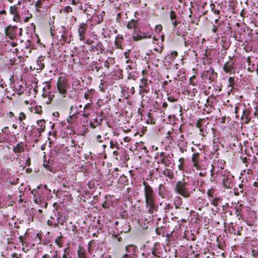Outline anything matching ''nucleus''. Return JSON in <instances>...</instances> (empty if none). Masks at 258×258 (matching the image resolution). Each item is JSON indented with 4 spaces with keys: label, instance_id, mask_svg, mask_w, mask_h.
<instances>
[{
    "label": "nucleus",
    "instance_id": "obj_1",
    "mask_svg": "<svg viewBox=\"0 0 258 258\" xmlns=\"http://www.w3.org/2000/svg\"><path fill=\"white\" fill-rule=\"evenodd\" d=\"M143 185L147 212L152 214L155 211H157L158 209L157 205L156 204L155 195L153 189L147 182L144 181Z\"/></svg>",
    "mask_w": 258,
    "mask_h": 258
},
{
    "label": "nucleus",
    "instance_id": "obj_2",
    "mask_svg": "<svg viewBox=\"0 0 258 258\" xmlns=\"http://www.w3.org/2000/svg\"><path fill=\"white\" fill-rule=\"evenodd\" d=\"M190 183L185 178H182L176 183L175 191L184 198H187L195 190V188H190Z\"/></svg>",
    "mask_w": 258,
    "mask_h": 258
},
{
    "label": "nucleus",
    "instance_id": "obj_3",
    "mask_svg": "<svg viewBox=\"0 0 258 258\" xmlns=\"http://www.w3.org/2000/svg\"><path fill=\"white\" fill-rule=\"evenodd\" d=\"M57 89L63 97H66L68 93V83L65 79L59 77L57 82Z\"/></svg>",
    "mask_w": 258,
    "mask_h": 258
},
{
    "label": "nucleus",
    "instance_id": "obj_4",
    "mask_svg": "<svg viewBox=\"0 0 258 258\" xmlns=\"http://www.w3.org/2000/svg\"><path fill=\"white\" fill-rule=\"evenodd\" d=\"M42 185L38 186L36 189H33L31 190V193L33 195L34 201L35 202H40L41 199H44Z\"/></svg>",
    "mask_w": 258,
    "mask_h": 258
},
{
    "label": "nucleus",
    "instance_id": "obj_5",
    "mask_svg": "<svg viewBox=\"0 0 258 258\" xmlns=\"http://www.w3.org/2000/svg\"><path fill=\"white\" fill-rule=\"evenodd\" d=\"M18 27L15 26L9 25L5 29V34L10 39L13 40L17 36Z\"/></svg>",
    "mask_w": 258,
    "mask_h": 258
},
{
    "label": "nucleus",
    "instance_id": "obj_6",
    "mask_svg": "<svg viewBox=\"0 0 258 258\" xmlns=\"http://www.w3.org/2000/svg\"><path fill=\"white\" fill-rule=\"evenodd\" d=\"M221 176H222V183L224 187L230 188L231 187V174L229 172L226 171H222Z\"/></svg>",
    "mask_w": 258,
    "mask_h": 258
},
{
    "label": "nucleus",
    "instance_id": "obj_7",
    "mask_svg": "<svg viewBox=\"0 0 258 258\" xmlns=\"http://www.w3.org/2000/svg\"><path fill=\"white\" fill-rule=\"evenodd\" d=\"M229 58L230 59L228 62H226L223 67V70L225 72L227 73H231L233 71L235 70V62L230 57H229Z\"/></svg>",
    "mask_w": 258,
    "mask_h": 258
},
{
    "label": "nucleus",
    "instance_id": "obj_8",
    "mask_svg": "<svg viewBox=\"0 0 258 258\" xmlns=\"http://www.w3.org/2000/svg\"><path fill=\"white\" fill-rule=\"evenodd\" d=\"M139 87L140 88V93H141L142 91L146 93H149L150 91V88L149 87L147 80L145 79V78H143L141 80Z\"/></svg>",
    "mask_w": 258,
    "mask_h": 258
},
{
    "label": "nucleus",
    "instance_id": "obj_9",
    "mask_svg": "<svg viewBox=\"0 0 258 258\" xmlns=\"http://www.w3.org/2000/svg\"><path fill=\"white\" fill-rule=\"evenodd\" d=\"M87 24L86 23H82L80 25L78 33L80 36V39L83 41L85 38L86 31L87 29Z\"/></svg>",
    "mask_w": 258,
    "mask_h": 258
},
{
    "label": "nucleus",
    "instance_id": "obj_10",
    "mask_svg": "<svg viewBox=\"0 0 258 258\" xmlns=\"http://www.w3.org/2000/svg\"><path fill=\"white\" fill-rule=\"evenodd\" d=\"M89 50L91 52L97 51V53L99 54L102 53L103 50V45L101 42L98 41L96 45H91Z\"/></svg>",
    "mask_w": 258,
    "mask_h": 258
},
{
    "label": "nucleus",
    "instance_id": "obj_11",
    "mask_svg": "<svg viewBox=\"0 0 258 258\" xmlns=\"http://www.w3.org/2000/svg\"><path fill=\"white\" fill-rule=\"evenodd\" d=\"M132 37L134 40L138 41L144 38H150V35L148 36L144 33L137 32V30H135L133 33Z\"/></svg>",
    "mask_w": 258,
    "mask_h": 258
},
{
    "label": "nucleus",
    "instance_id": "obj_12",
    "mask_svg": "<svg viewBox=\"0 0 258 258\" xmlns=\"http://www.w3.org/2000/svg\"><path fill=\"white\" fill-rule=\"evenodd\" d=\"M137 249V247L133 245V244H130L127 245L125 247V250H126V253L127 254H128L131 256H132V257H136L137 256L136 255H135V252H136Z\"/></svg>",
    "mask_w": 258,
    "mask_h": 258
},
{
    "label": "nucleus",
    "instance_id": "obj_13",
    "mask_svg": "<svg viewBox=\"0 0 258 258\" xmlns=\"http://www.w3.org/2000/svg\"><path fill=\"white\" fill-rule=\"evenodd\" d=\"M25 150L24 147V144L23 142H20L17 144L16 145L14 146L13 148V151L15 153L17 154H20Z\"/></svg>",
    "mask_w": 258,
    "mask_h": 258
},
{
    "label": "nucleus",
    "instance_id": "obj_14",
    "mask_svg": "<svg viewBox=\"0 0 258 258\" xmlns=\"http://www.w3.org/2000/svg\"><path fill=\"white\" fill-rule=\"evenodd\" d=\"M250 114V111L248 109H244L241 117V120L245 123H248L250 120V117H249Z\"/></svg>",
    "mask_w": 258,
    "mask_h": 258
},
{
    "label": "nucleus",
    "instance_id": "obj_15",
    "mask_svg": "<svg viewBox=\"0 0 258 258\" xmlns=\"http://www.w3.org/2000/svg\"><path fill=\"white\" fill-rule=\"evenodd\" d=\"M38 127L37 131L38 132L39 136L41 135V133L44 131L45 128V121L44 120L40 119L37 122Z\"/></svg>",
    "mask_w": 258,
    "mask_h": 258
},
{
    "label": "nucleus",
    "instance_id": "obj_16",
    "mask_svg": "<svg viewBox=\"0 0 258 258\" xmlns=\"http://www.w3.org/2000/svg\"><path fill=\"white\" fill-rule=\"evenodd\" d=\"M123 37L121 35L118 34L115 40V44L117 48L122 49V42L123 41Z\"/></svg>",
    "mask_w": 258,
    "mask_h": 258
},
{
    "label": "nucleus",
    "instance_id": "obj_17",
    "mask_svg": "<svg viewBox=\"0 0 258 258\" xmlns=\"http://www.w3.org/2000/svg\"><path fill=\"white\" fill-rule=\"evenodd\" d=\"M158 193L159 197L162 199L166 197L165 187L163 184H160L158 187Z\"/></svg>",
    "mask_w": 258,
    "mask_h": 258
},
{
    "label": "nucleus",
    "instance_id": "obj_18",
    "mask_svg": "<svg viewBox=\"0 0 258 258\" xmlns=\"http://www.w3.org/2000/svg\"><path fill=\"white\" fill-rule=\"evenodd\" d=\"M139 26V22L138 20H132L127 24V27L128 29H134L136 30V29Z\"/></svg>",
    "mask_w": 258,
    "mask_h": 258
},
{
    "label": "nucleus",
    "instance_id": "obj_19",
    "mask_svg": "<svg viewBox=\"0 0 258 258\" xmlns=\"http://www.w3.org/2000/svg\"><path fill=\"white\" fill-rule=\"evenodd\" d=\"M200 156V154L199 153H196L193 154L192 157V161L193 162V166L197 168V169L199 168V158Z\"/></svg>",
    "mask_w": 258,
    "mask_h": 258
},
{
    "label": "nucleus",
    "instance_id": "obj_20",
    "mask_svg": "<svg viewBox=\"0 0 258 258\" xmlns=\"http://www.w3.org/2000/svg\"><path fill=\"white\" fill-rule=\"evenodd\" d=\"M31 40L29 39H28L25 43V46L23 50L25 53L29 54L31 53Z\"/></svg>",
    "mask_w": 258,
    "mask_h": 258
},
{
    "label": "nucleus",
    "instance_id": "obj_21",
    "mask_svg": "<svg viewBox=\"0 0 258 258\" xmlns=\"http://www.w3.org/2000/svg\"><path fill=\"white\" fill-rule=\"evenodd\" d=\"M237 225L235 223L231 222L228 226V231L229 233L236 234Z\"/></svg>",
    "mask_w": 258,
    "mask_h": 258
},
{
    "label": "nucleus",
    "instance_id": "obj_22",
    "mask_svg": "<svg viewBox=\"0 0 258 258\" xmlns=\"http://www.w3.org/2000/svg\"><path fill=\"white\" fill-rule=\"evenodd\" d=\"M78 255L79 258H87L86 250L81 246H79Z\"/></svg>",
    "mask_w": 258,
    "mask_h": 258
},
{
    "label": "nucleus",
    "instance_id": "obj_23",
    "mask_svg": "<svg viewBox=\"0 0 258 258\" xmlns=\"http://www.w3.org/2000/svg\"><path fill=\"white\" fill-rule=\"evenodd\" d=\"M174 204L176 209L181 208L182 204L181 199L179 197H176L174 199Z\"/></svg>",
    "mask_w": 258,
    "mask_h": 258
},
{
    "label": "nucleus",
    "instance_id": "obj_24",
    "mask_svg": "<svg viewBox=\"0 0 258 258\" xmlns=\"http://www.w3.org/2000/svg\"><path fill=\"white\" fill-rule=\"evenodd\" d=\"M158 245L157 243H155L154 245V246L152 249V254L157 257H159L160 256L159 255L160 252L157 249V245Z\"/></svg>",
    "mask_w": 258,
    "mask_h": 258
},
{
    "label": "nucleus",
    "instance_id": "obj_25",
    "mask_svg": "<svg viewBox=\"0 0 258 258\" xmlns=\"http://www.w3.org/2000/svg\"><path fill=\"white\" fill-rule=\"evenodd\" d=\"M205 122L206 119L205 118H200L197 121L196 123V126L200 128L201 132H203V128H202V126L203 124L205 123Z\"/></svg>",
    "mask_w": 258,
    "mask_h": 258
},
{
    "label": "nucleus",
    "instance_id": "obj_26",
    "mask_svg": "<svg viewBox=\"0 0 258 258\" xmlns=\"http://www.w3.org/2000/svg\"><path fill=\"white\" fill-rule=\"evenodd\" d=\"M94 92V90H88L87 92H86L84 94V98L86 99H90L92 98V94Z\"/></svg>",
    "mask_w": 258,
    "mask_h": 258
},
{
    "label": "nucleus",
    "instance_id": "obj_27",
    "mask_svg": "<svg viewBox=\"0 0 258 258\" xmlns=\"http://www.w3.org/2000/svg\"><path fill=\"white\" fill-rule=\"evenodd\" d=\"M43 60V57L42 56H40L38 57V59H37V63L38 65V66L39 67V68H37V69H40V70H42L44 68V63H42L41 61L42 60Z\"/></svg>",
    "mask_w": 258,
    "mask_h": 258
},
{
    "label": "nucleus",
    "instance_id": "obj_28",
    "mask_svg": "<svg viewBox=\"0 0 258 258\" xmlns=\"http://www.w3.org/2000/svg\"><path fill=\"white\" fill-rule=\"evenodd\" d=\"M163 174H164V175H165L167 177H168L170 179L173 178V173L171 170L169 169H167L166 171H164Z\"/></svg>",
    "mask_w": 258,
    "mask_h": 258
},
{
    "label": "nucleus",
    "instance_id": "obj_29",
    "mask_svg": "<svg viewBox=\"0 0 258 258\" xmlns=\"http://www.w3.org/2000/svg\"><path fill=\"white\" fill-rule=\"evenodd\" d=\"M38 205H40L41 207L46 208L47 206V203L45 201L44 199H41L40 202H35Z\"/></svg>",
    "mask_w": 258,
    "mask_h": 258
},
{
    "label": "nucleus",
    "instance_id": "obj_30",
    "mask_svg": "<svg viewBox=\"0 0 258 258\" xmlns=\"http://www.w3.org/2000/svg\"><path fill=\"white\" fill-rule=\"evenodd\" d=\"M241 206V205H240L238 207H235V214L236 215L237 217L239 219H240L241 215V209L240 208V207Z\"/></svg>",
    "mask_w": 258,
    "mask_h": 258
},
{
    "label": "nucleus",
    "instance_id": "obj_31",
    "mask_svg": "<svg viewBox=\"0 0 258 258\" xmlns=\"http://www.w3.org/2000/svg\"><path fill=\"white\" fill-rule=\"evenodd\" d=\"M80 114L79 112L77 111V112L72 113L70 115V118H72L73 121H76L78 118V115Z\"/></svg>",
    "mask_w": 258,
    "mask_h": 258
},
{
    "label": "nucleus",
    "instance_id": "obj_32",
    "mask_svg": "<svg viewBox=\"0 0 258 258\" xmlns=\"http://www.w3.org/2000/svg\"><path fill=\"white\" fill-rule=\"evenodd\" d=\"M17 11V7L16 6H13L10 7V13L15 15Z\"/></svg>",
    "mask_w": 258,
    "mask_h": 258
},
{
    "label": "nucleus",
    "instance_id": "obj_33",
    "mask_svg": "<svg viewBox=\"0 0 258 258\" xmlns=\"http://www.w3.org/2000/svg\"><path fill=\"white\" fill-rule=\"evenodd\" d=\"M177 16L175 12L171 10L170 12V18L171 21H173L176 19Z\"/></svg>",
    "mask_w": 258,
    "mask_h": 258
},
{
    "label": "nucleus",
    "instance_id": "obj_34",
    "mask_svg": "<svg viewBox=\"0 0 258 258\" xmlns=\"http://www.w3.org/2000/svg\"><path fill=\"white\" fill-rule=\"evenodd\" d=\"M210 7L211 8L212 11L216 14H219L220 13L219 10H217L215 9V5L213 3H211L210 5Z\"/></svg>",
    "mask_w": 258,
    "mask_h": 258
},
{
    "label": "nucleus",
    "instance_id": "obj_35",
    "mask_svg": "<svg viewBox=\"0 0 258 258\" xmlns=\"http://www.w3.org/2000/svg\"><path fill=\"white\" fill-rule=\"evenodd\" d=\"M219 198H215L211 202V204L214 206L215 207H218L219 205Z\"/></svg>",
    "mask_w": 258,
    "mask_h": 258
},
{
    "label": "nucleus",
    "instance_id": "obj_36",
    "mask_svg": "<svg viewBox=\"0 0 258 258\" xmlns=\"http://www.w3.org/2000/svg\"><path fill=\"white\" fill-rule=\"evenodd\" d=\"M243 230V228L241 226H237L236 230V234H237L239 236L241 235V231Z\"/></svg>",
    "mask_w": 258,
    "mask_h": 258
},
{
    "label": "nucleus",
    "instance_id": "obj_37",
    "mask_svg": "<svg viewBox=\"0 0 258 258\" xmlns=\"http://www.w3.org/2000/svg\"><path fill=\"white\" fill-rule=\"evenodd\" d=\"M214 189L211 188V189H210L209 190H208L207 191V195L210 197H212V198H213L214 197Z\"/></svg>",
    "mask_w": 258,
    "mask_h": 258
},
{
    "label": "nucleus",
    "instance_id": "obj_38",
    "mask_svg": "<svg viewBox=\"0 0 258 258\" xmlns=\"http://www.w3.org/2000/svg\"><path fill=\"white\" fill-rule=\"evenodd\" d=\"M26 118V115L23 112H21L19 114V119L20 121L23 120V119Z\"/></svg>",
    "mask_w": 258,
    "mask_h": 258
},
{
    "label": "nucleus",
    "instance_id": "obj_39",
    "mask_svg": "<svg viewBox=\"0 0 258 258\" xmlns=\"http://www.w3.org/2000/svg\"><path fill=\"white\" fill-rule=\"evenodd\" d=\"M66 31H63V34L61 35V39L64 42H67V37L66 36L67 34H66Z\"/></svg>",
    "mask_w": 258,
    "mask_h": 258
},
{
    "label": "nucleus",
    "instance_id": "obj_40",
    "mask_svg": "<svg viewBox=\"0 0 258 258\" xmlns=\"http://www.w3.org/2000/svg\"><path fill=\"white\" fill-rule=\"evenodd\" d=\"M172 208V207L171 206V205L170 204H168L166 205V206L164 208V210H165L166 212H167V211L169 210Z\"/></svg>",
    "mask_w": 258,
    "mask_h": 258
},
{
    "label": "nucleus",
    "instance_id": "obj_41",
    "mask_svg": "<svg viewBox=\"0 0 258 258\" xmlns=\"http://www.w3.org/2000/svg\"><path fill=\"white\" fill-rule=\"evenodd\" d=\"M160 161L161 163L165 164L166 166H167V160L165 157L162 158Z\"/></svg>",
    "mask_w": 258,
    "mask_h": 258
},
{
    "label": "nucleus",
    "instance_id": "obj_42",
    "mask_svg": "<svg viewBox=\"0 0 258 258\" xmlns=\"http://www.w3.org/2000/svg\"><path fill=\"white\" fill-rule=\"evenodd\" d=\"M109 143H110V147L111 149H113V148L115 147V146L116 144H117V143H114L113 142V141H112V140H111V141H110Z\"/></svg>",
    "mask_w": 258,
    "mask_h": 258
},
{
    "label": "nucleus",
    "instance_id": "obj_43",
    "mask_svg": "<svg viewBox=\"0 0 258 258\" xmlns=\"http://www.w3.org/2000/svg\"><path fill=\"white\" fill-rule=\"evenodd\" d=\"M35 6L37 8H40L41 6V1L38 0L36 2V3L35 4Z\"/></svg>",
    "mask_w": 258,
    "mask_h": 258
},
{
    "label": "nucleus",
    "instance_id": "obj_44",
    "mask_svg": "<svg viewBox=\"0 0 258 258\" xmlns=\"http://www.w3.org/2000/svg\"><path fill=\"white\" fill-rule=\"evenodd\" d=\"M218 30V26L213 25L212 27V32L213 33H216Z\"/></svg>",
    "mask_w": 258,
    "mask_h": 258
},
{
    "label": "nucleus",
    "instance_id": "obj_45",
    "mask_svg": "<svg viewBox=\"0 0 258 258\" xmlns=\"http://www.w3.org/2000/svg\"><path fill=\"white\" fill-rule=\"evenodd\" d=\"M168 100L171 102H174L177 101V99L173 97H168Z\"/></svg>",
    "mask_w": 258,
    "mask_h": 258
},
{
    "label": "nucleus",
    "instance_id": "obj_46",
    "mask_svg": "<svg viewBox=\"0 0 258 258\" xmlns=\"http://www.w3.org/2000/svg\"><path fill=\"white\" fill-rule=\"evenodd\" d=\"M31 164V159L30 157H28L26 160V165L28 166H30Z\"/></svg>",
    "mask_w": 258,
    "mask_h": 258
},
{
    "label": "nucleus",
    "instance_id": "obj_47",
    "mask_svg": "<svg viewBox=\"0 0 258 258\" xmlns=\"http://www.w3.org/2000/svg\"><path fill=\"white\" fill-rule=\"evenodd\" d=\"M122 258H136V257H132V256L127 254V253H125L124 254H123L122 255Z\"/></svg>",
    "mask_w": 258,
    "mask_h": 258
},
{
    "label": "nucleus",
    "instance_id": "obj_48",
    "mask_svg": "<svg viewBox=\"0 0 258 258\" xmlns=\"http://www.w3.org/2000/svg\"><path fill=\"white\" fill-rule=\"evenodd\" d=\"M172 24L173 25V28H175L177 25V24H178L180 22H178L177 21H172Z\"/></svg>",
    "mask_w": 258,
    "mask_h": 258
},
{
    "label": "nucleus",
    "instance_id": "obj_49",
    "mask_svg": "<svg viewBox=\"0 0 258 258\" xmlns=\"http://www.w3.org/2000/svg\"><path fill=\"white\" fill-rule=\"evenodd\" d=\"M229 82L230 83V86H232L234 83V79L232 77L229 78Z\"/></svg>",
    "mask_w": 258,
    "mask_h": 258
},
{
    "label": "nucleus",
    "instance_id": "obj_50",
    "mask_svg": "<svg viewBox=\"0 0 258 258\" xmlns=\"http://www.w3.org/2000/svg\"><path fill=\"white\" fill-rule=\"evenodd\" d=\"M104 67L109 69L110 66V63L108 61H105L104 63Z\"/></svg>",
    "mask_w": 258,
    "mask_h": 258
},
{
    "label": "nucleus",
    "instance_id": "obj_51",
    "mask_svg": "<svg viewBox=\"0 0 258 258\" xmlns=\"http://www.w3.org/2000/svg\"><path fill=\"white\" fill-rule=\"evenodd\" d=\"M79 113H80V114H80L81 116H82L85 117H87V116H88V114L86 113L85 112H81H81H79Z\"/></svg>",
    "mask_w": 258,
    "mask_h": 258
},
{
    "label": "nucleus",
    "instance_id": "obj_52",
    "mask_svg": "<svg viewBox=\"0 0 258 258\" xmlns=\"http://www.w3.org/2000/svg\"><path fill=\"white\" fill-rule=\"evenodd\" d=\"M171 54L174 57L177 56L178 55V53L175 51H172Z\"/></svg>",
    "mask_w": 258,
    "mask_h": 258
},
{
    "label": "nucleus",
    "instance_id": "obj_53",
    "mask_svg": "<svg viewBox=\"0 0 258 258\" xmlns=\"http://www.w3.org/2000/svg\"><path fill=\"white\" fill-rule=\"evenodd\" d=\"M155 50L158 52H159V53H161L162 51V47H160L159 48H155Z\"/></svg>",
    "mask_w": 258,
    "mask_h": 258
},
{
    "label": "nucleus",
    "instance_id": "obj_54",
    "mask_svg": "<svg viewBox=\"0 0 258 258\" xmlns=\"http://www.w3.org/2000/svg\"><path fill=\"white\" fill-rule=\"evenodd\" d=\"M162 106L163 108L165 109V108H166L167 107L168 104H167V103L166 102H163L162 103Z\"/></svg>",
    "mask_w": 258,
    "mask_h": 258
},
{
    "label": "nucleus",
    "instance_id": "obj_55",
    "mask_svg": "<svg viewBox=\"0 0 258 258\" xmlns=\"http://www.w3.org/2000/svg\"><path fill=\"white\" fill-rule=\"evenodd\" d=\"M50 85L48 84L47 82H46V86L43 88V90H45L47 88L48 89L50 88Z\"/></svg>",
    "mask_w": 258,
    "mask_h": 258
},
{
    "label": "nucleus",
    "instance_id": "obj_56",
    "mask_svg": "<svg viewBox=\"0 0 258 258\" xmlns=\"http://www.w3.org/2000/svg\"><path fill=\"white\" fill-rule=\"evenodd\" d=\"M101 136L100 135H98L97 136V141L100 142V143H101L102 142V140H101Z\"/></svg>",
    "mask_w": 258,
    "mask_h": 258
},
{
    "label": "nucleus",
    "instance_id": "obj_57",
    "mask_svg": "<svg viewBox=\"0 0 258 258\" xmlns=\"http://www.w3.org/2000/svg\"><path fill=\"white\" fill-rule=\"evenodd\" d=\"M165 227H166V225H163V226H158V227H157L156 228V232L158 233L157 231H158V230L159 228H162H162H165Z\"/></svg>",
    "mask_w": 258,
    "mask_h": 258
},
{
    "label": "nucleus",
    "instance_id": "obj_58",
    "mask_svg": "<svg viewBox=\"0 0 258 258\" xmlns=\"http://www.w3.org/2000/svg\"><path fill=\"white\" fill-rule=\"evenodd\" d=\"M253 65L252 64V67H248V71L249 72H252L253 71H254V68H253Z\"/></svg>",
    "mask_w": 258,
    "mask_h": 258
},
{
    "label": "nucleus",
    "instance_id": "obj_59",
    "mask_svg": "<svg viewBox=\"0 0 258 258\" xmlns=\"http://www.w3.org/2000/svg\"><path fill=\"white\" fill-rule=\"evenodd\" d=\"M20 241L23 244H24V240H23V237L22 236H20L19 237Z\"/></svg>",
    "mask_w": 258,
    "mask_h": 258
},
{
    "label": "nucleus",
    "instance_id": "obj_60",
    "mask_svg": "<svg viewBox=\"0 0 258 258\" xmlns=\"http://www.w3.org/2000/svg\"><path fill=\"white\" fill-rule=\"evenodd\" d=\"M196 78V76H194L192 78H190L189 80H190V84H192V85H194V84L193 83L192 81H193V80Z\"/></svg>",
    "mask_w": 258,
    "mask_h": 258
},
{
    "label": "nucleus",
    "instance_id": "obj_61",
    "mask_svg": "<svg viewBox=\"0 0 258 258\" xmlns=\"http://www.w3.org/2000/svg\"><path fill=\"white\" fill-rule=\"evenodd\" d=\"M215 23L217 25V26H219L220 25V23L219 19H216L215 21Z\"/></svg>",
    "mask_w": 258,
    "mask_h": 258
},
{
    "label": "nucleus",
    "instance_id": "obj_62",
    "mask_svg": "<svg viewBox=\"0 0 258 258\" xmlns=\"http://www.w3.org/2000/svg\"><path fill=\"white\" fill-rule=\"evenodd\" d=\"M102 207L104 208H108V207L107 206V203L105 202L103 204H102Z\"/></svg>",
    "mask_w": 258,
    "mask_h": 258
},
{
    "label": "nucleus",
    "instance_id": "obj_63",
    "mask_svg": "<svg viewBox=\"0 0 258 258\" xmlns=\"http://www.w3.org/2000/svg\"><path fill=\"white\" fill-rule=\"evenodd\" d=\"M123 140L125 142H128L130 140V139L127 137H125V138H124Z\"/></svg>",
    "mask_w": 258,
    "mask_h": 258
},
{
    "label": "nucleus",
    "instance_id": "obj_64",
    "mask_svg": "<svg viewBox=\"0 0 258 258\" xmlns=\"http://www.w3.org/2000/svg\"><path fill=\"white\" fill-rule=\"evenodd\" d=\"M254 115L255 117H256L258 118V110H256L255 112L254 113Z\"/></svg>",
    "mask_w": 258,
    "mask_h": 258
}]
</instances>
